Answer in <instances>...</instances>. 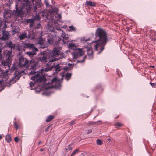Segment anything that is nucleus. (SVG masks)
I'll return each instance as SVG.
<instances>
[{"label":"nucleus","mask_w":156,"mask_h":156,"mask_svg":"<svg viewBox=\"0 0 156 156\" xmlns=\"http://www.w3.org/2000/svg\"><path fill=\"white\" fill-rule=\"evenodd\" d=\"M62 49L61 47L58 46L54 48L51 52L46 53L43 52L39 58L40 61L43 63L48 62L46 65H50L53 62L58 60L62 58L63 53L61 51Z\"/></svg>","instance_id":"f257e3e1"},{"label":"nucleus","mask_w":156,"mask_h":156,"mask_svg":"<svg viewBox=\"0 0 156 156\" xmlns=\"http://www.w3.org/2000/svg\"><path fill=\"white\" fill-rule=\"evenodd\" d=\"M96 37L95 40L92 42V43H95V49L98 51V54H100L104 50L105 46L108 41L107 34L103 29L100 28L97 29L95 33Z\"/></svg>","instance_id":"f03ea898"},{"label":"nucleus","mask_w":156,"mask_h":156,"mask_svg":"<svg viewBox=\"0 0 156 156\" xmlns=\"http://www.w3.org/2000/svg\"><path fill=\"white\" fill-rule=\"evenodd\" d=\"M22 7H18L17 4L16 5V10H14V14L17 16H21L24 13L25 11L23 9H25L27 12H30L31 9L32 5L30 1L29 0H23L21 3Z\"/></svg>","instance_id":"7ed1b4c3"},{"label":"nucleus","mask_w":156,"mask_h":156,"mask_svg":"<svg viewBox=\"0 0 156 156\" xmlns=\"http://www.w3.org/2000/svg\"><path fill=\"white\" fill-rule=\"evenodd\" d=\"M29 74L33 75L31 77V79L33 81V82H31L29 83L31 89L32 90L35 89L34 87H33V86L36 83H41L44 81L46 80L44 75L41 72L31 71L30 72Z\"/></svg>","instance_id":"20e7f679"},{"label":"nucleus","mask_w":156,"mask_h":156,"mask_svg":"<svg viewBox=\"0 0 156 156\" xmlns=\"http://www.w3.org/2000/svg\"><path fill=\"white\" fill-rule=\"evenodd\" d=\"M61 39L60 37L55 35H49L47 39V42L50 44L55 45L60 44V42Z\"/></svg>","instance_id":"39448f33"},{"label":"nucleus","mask_w":156,"mask_h":156,"mask_svg":"<svg viewBox=\"0 0 156 156\" xmlns=\"http://www.w3.org/2000/svg\"><path fill=\"white\" fill-rule=\"evenodd\" d=\"M58 8L54 7L52 9L51 12L53 15H55V18L54 20V22L56 23H58V21H60L61 17V15L60 14H58Z\"/></svg>","instance_id":"423d86ee"},{"label":"nucleus","mask_w":156,"mask_h":156,"mask_svg":"<svg viewBox=\"0 0 156 156\" xmlns=\"http://www.w3.org/2000/svg\"><path fill=\"white\" fill-rule=\"evenodd\" d=\"M23 71H21L17 73V72L16 71L14 73V77L12 78L9 82V84L11 85L13 83H15L16 81L18 80L22 76V73Z\"/></svg>","instance_id":"0eeeda50"},{"label":"nucleus","mask_w":156,"mask_h":156,"mask_svg":"<svg viewBox=\"0 0 156 156\" xmlns=\"http://www.w3.org/2000/svg\"><path fill=\"white\" fill-rule=\"evenodd\" d=\"M84 53V52L82 49L76 48L74 50V52L73 53V59L76 58L79 56H81L83 55Z\"/></svg>","instance_id":"6e6552de"},{"label":"nucleus","mask_w":156,"mask_h":156,"mask_svg":"<svg viewBox=\"0 0 156 156\" xmlns=\"http://www.w3.org/2000/svg\"><path fill=\"white\" fill-rule=\"evenodd\" d=\"M51 64L50 65L48 66L47 65L48 68H45V71H48L51 70L53 68H55V70L56 72H58L60 70V66L59 64H55V63H54L53 64L51 65Z\"/></svg>","instance_id":"1a4fd4ad"},{"label":"nucleus","mask_w":156,"mask_h":156,"mask_svg":"<svg viewBox=\"0 0 156 156\" xmlns=\"http://www.w3.org/2000/svg\"><path fill=\"white\" fill-rule=\"evenodd\" d=\"M27 63L26 67V68L32 69H34L36 68V63L34 60L32 59L30 61L28 60Z\"/></svg>","instance_id":"9d476101"},{"label":"nucleus","mask_w":156,"mask_h":156,"mask_svg":"<svg viewBox=\"0 0 156 156\" xmlns=\"http://www.w3.org/2000/svg\"><path fill=\"white\" fill-rule=\"evenodd\" d=\"M19 66L21 67H26V65L28 62V60L23 56H21L19 58Z\"/></svg>","instance_id":"9b49d317"},{"label":"nucleus","mask_w":156,"mask_h":156,"mask_svg":"<svg viewBox=\"0 0 156 156\" xmlns=\"http://www.w3.org/2000/svg\"><path fill=\"white\" fill-rule=\"evenodd\" d=\"M12 60V57L11 56H8V58L6 60H2L1 61V64L4 66H8V67H10L11 65V64Z\"/></svg>","instance_id":"f8f14e48"},{"label":"nucleus","mask_w":156,"mask_h":156,"mask_svg":"<svg viewBox=\"0 0 156 156\" xmlns=\"http://www.w3.org/2000/svg\"><path fill=\"white\" fill-rule=\"evenodd\" d=\"M53 84L54 86L50 87L52 88L54 87L56 88H59L61 86V83L59 81H57V79L56 77H54L51 80V82L50 83Z\"/></svg>","instance_id":"ddd939ff"},{"label":"nucleus","mask_w":156,"mask_h":156,"mask_svg":"<svg viewBox=\"0 0 156 156\" xmlns=\"http://www.w3.org/2000/svg\"><path fill=\"white\" fill-rule=\"evenodd\" d=\"M24 48H27L31 49L32 50H34L35 51H38V49L35 47L34 44L30 43H25L24 44Z\"/></svg>","instance_id":"4468645a"},{"label":"nucleus","mask_w":156,"mask_h":156,"mask_svg":"<svg viewBox=\"0 0 156 156\" xmlns=\"http://www.w3.org/2000/svg\"><path fill=\"white\" fill-rule=\"evenodd\" d=\"M2 36L1 37V39L4 41L8 40L10 36L9 33L4 29L2 30Z\"/></svg>","instance_id":"2eb2a0df"},{"label":"nucleus","mask_w":156,"mask_h":156,"mask_svg":"<svg viewBox=\"0 0 156 156\" xmlns=\"http://www.w3.org/2000/svg\"><path fill=\"white\" fill-rule=\"evenodd\" d=\"M58 30H59L60 31L62 32V33H61V36L63 37V41L64 43H66L67 41H65V40H67V39L68 38V36L67 34H66L61 29H58Z\"/></svg>","instance_id":"dca6fc26"},{"label":"nucleus","mask_w":156,"mask_h":156,"mask_svg":"<svg viewBox=\"0 0 156 156\" xmlns=\"http://www.w3.org/2000/svg\"><path fill=\"white\" fill-rule=\"evenodd\" d=\"M41 0H36L35 1V3L34 4V11H37V8L41 6Z\"/></svg>","instance_id":"f3484780"},{"label":"nucleus","mask_w":156,"mask_h":156,"mask_svg":"<svg viewBox=\"0 0 156 156\" xmlns=\"http://www.w3.org/2000/svg\"><path fill=\"white\" fill-rule=\"evenodd\" d=\"M102 121L99 120L97 122H94V121H89V122L87 123V125L88 126H90V125H99L100 124H102Z\"/></svg>","instance_id":"a211bd4d"},{"label":"nucleus","mask_w":156,"mask_h":156,"mask_svg":"<svg viewBox=\"0 0 156 156\" xmlns=\"http://www.w3.org/2000/svg\"><path fill=\"white\" fill-rule=\"evenodd\" d=\"M96 3L94 2H92L91 1H86L85 2V5L87 6L95 7L96 6Z\"/></svg>","instance_id":"6ab92c4d"},{"label":"nucleus","mask_w":156,"mask_h":156,"mask_svg":"<svg viewBox=\"0 0 156 156\" xmlns=\"http://www.w3.org/2000/svg\"><path fill=\"white\" fill-rule=\"evenodd\" d=\"M87 52L88 55L89 56V58H92L94 52L91 47L87 49Z\"/></svg>","instance_id":"aec40b11"},{"label":"nucleus","mask_w":156,"mask_h":156,"mask_svg":"<svg viewBox=\"0 0 156 156\" xmlns=\"http://www.w3.org/2000/svg\"><path fill=\"white\" fill-rule=\"evenodd\" d=\"M47 29L49 31L51 32H53L54 30L52 24H50L49 23L47 24Z\"/></svg>","instance_id":"412c9836"},{"label":"nucleus","mask_w":156,"mask_h":156,"mask_svg":"<svg viewBox=\"0 0 156 156\" xmlns=\"http://www.w3.org/2000/svg\"><path fill=\"white\" fill-rule=\"evenodd\" d=\"M37 51H34V50H32V51L27 52L26 54L30 57H32L34 55L36 54V52Z\"/></svg>","instance_id":"4be33fe9"},{"label":"nucleus","mask_w":156,"mask_h":156,"mask_svg":"<svg viewBox=\"0 0 156 156\" xmlns=\"http://www.w3.org/2000/svg\"><path fill=\"white\" fill-rule=\"evenodd\" d=\"M6 45L12 49L14 48L15 44H12L11 41H10L9 42L7 43Z\"/></svg>","instance_id":"5701e85b"},{"label":"nucleus","mask_w":156,"mask_h":156,"mask_svg":"<svg viewBox=\"0 0 156 156\" xmlns=\"http://www.w3.org/2000/svg\"><path fill=\"white\" fill-rule=\"evenodd\" d=\"M71 76V73H67L65 74V78L67 81H68L70 79Z\"/></svg>","instance_id":"b1692460"},{"label":"nucleus","mask_w":156,"mask_h":156,"mask_svg":"<svg viewBox=\"0 0 156 156\" xmlns=\"http://www.w3.org/2000/svg\"><path fill=\"white\" fill-rule=\"evenodd\" d=\"M27 37L26 33H23L19 35V37L20 40H23Z\"/></svg>","instance_id":"393cba45"},{"label":"nucleus","mask_w":156,"mask_h":156,"mask_svg":"<svg viewBox=\"0 0 156 156\" xmlns=\"http://www.w3.org/2000/svg\"><path fill=\"white\" fill-rule=\"evenodd\" d=\"M44 40L41 38V37H40L38 39L37 43L39 44L40 45L43 44L44 43Z\"/></svg>","instance_id":"a878e982"},{"label":"nucleus","mask_w":156,"mask_h":156,"mask_svg":"<svg viewBox=\"0 0 156 156\" xmlns=\"http://www.w3.org/2000/svg\"><path fill=\"white\" fill-rule=\"evenodd\" d=\"M5 137L6 140L8 142H10L12 140L11 136L9 135H6Z\"/></svg>","instance_id":"bb28decb"},{"label":"nucleus","mask_w":156,"mask_h":156,"mask_svg":"<svg viewBox=\"0 0 156 156\" xmlns=\"http://www.w3.org/2000/svg\"><path fill=\"white\" fill-rule=\"evenodd\" d=\"M53 118V116L50 115L46 118V121L48 122H49L51 121Z\"/></svg>","instance_id":"cd10ccee"},{"label":"nucleus","mask_w":156,"mask_h":156,"mask_svg":"<svg viewBox=\"0 0 156 156\" xmlns=\"http://www.w3.org/2000/svg\"><path fill=\"white\" fill-rule=\"evenodd\" d=\"M69 27L70 28L69 31H73L75 32L76 31V30L75 28L74 27V26L73 25L69 26Z\"/></svg>","instance_id":"c85d7f7f"},{"label":"nucleus","mask_w":156,"mask_h":156,"mask_svg":"<svg viewBox=\"0 0 156 156\" xmlns=\"http://www.w3.org/2000/svg\"><path fill=\"white\" fill-rule=\"evenodd\" d=\"M96 143L98 145H101L102 144V142L101 140L99 139L97 140L96 141Z\"/></svg>","instance_id":"c756f323"},{"label":"nucleus","mask_w":156,"mask_h":156,"mask_svg":"<svg viewBox=\"0 0 156 156\" xmlns=\"http://www.w3.org/2000/svg\"><path fill=\"white\" fill-rule=\"evenodd\" d=\"M87 56H85L83 59L82 60H78L77 61V63H82V62H83L86 59V58Z\"/></svg>","instance_id":"7c9ffc66"},{"label":"nucleus","mask_w":156,"mask_h":156,"mask_svg":"<svg viewBox=\"0 0 156 156\" xmlns=\"http://www.w3.org/2000/svg\"><path fill=\"white\" fill-rule=\"evenodd\" d=\"M71 65H72L70 63H69L68 64L69 67L65 66L63 68V69H64V70H65L66 71H67L69 69V67H70Z\"/></svg>","instance_id":"2f4dec72"},{"label":"nucleus","mask_w":156,"mask_h":156,"mask_svg":"<svg viewBox=\"0 0 156 156\" xmlns=\"http://www.w3.org/2000/svg\"><path fill=\"white\" fill-rule=\"evenodd\" d=\"M79 149H75V150L72 153V154H71V156H73V155H75L76 153L78 152V151H79Z\"/></svg>","instance_id":"473e14b6"},{"label":"nucleus","mask_w":156,"mask_h":156,"mask_svg":"<svg viewBox=\"0 0 156 156\" xmlns=\"http://www.w3.org/2000/svg\"><path fill=\"white\" fill-rule=\"evenodd\" d=\"M12 32L14 34L16 33H19L18 30L16 28H15V29H13L12 30Z\"/></svg>","instance_id":"72a5a7b5"},{"label":"nucleus","mask_w":156,"mask_h":156,"mask_svg":"<svg viewBox=\"0 0 156 156\" xmlns=\"http://www.w3.org/2000/svg\"><path fill=\"white\" fill-rule=\"evenodd\" d=\"M149 84H150L151 86L152 87H155L156 86V83H152L151 82H150Z\"/></svg>","instance_id":"f704fd0d"},{"label":"nucleus","mask_w":156,"mask_h":156,"mask_svg":"<svg viewBox=\"0 0 156 156\" xmlns=\"http://www.w3.org/2000/svg\"><path fill=\"white\" fill-rule=\"evenodd\" d=\"M14 125L15 126V128L16 129H17L18 128V126L16 122H15L14 123Z\"/></svg>","instance_id":"c9c22d12"},{"label":"nucleus","mask_w":156,"mask_h":156,"mask_svg":"<svg viewBox=\"0 0 156 156\" xmlns=\"http://www.w3.org/2000/svg\"><path fill=\"white\" fill-rule=\"evenodd\" d=\"M28 23H33V20L32 19L28 20H27Z\"/></svg>","instance_id":"e433bc0d"},{"label":"nucleus","mask_w":156,"mask_h":156,"mask_svg":"<svg viewBox=\"0 0 156 156\" xmlns=\"http://www.w3.org/2000/svg\"><path fill=\"white\" fill-rule=\"evenodd\" d=\"M92 130L91 129H90L87 130L86 133L87 134H89L92 132Z\"/></svg>","instance_id":"4c0bfd02"},{"label":"nucleus","mask_w":156,"mask_h":156,"mask_svg":"<svg viewBox=\"0 0 156 156\" xmlns=\"http://www.w3.org/2000/svg\"><path fill=\"white\" fill-rule=\"evenodd\" d=\"M116 126L119 127L121 126V124L119 122H117L115 124Z\"/></svg>","instance_id":"58836bf2"},{"label":"nucleus","mask_w":156,"mask_h":156,"mask_svg":"<svg viewBox=\"0 0 156 156\" xmlns=\"http://www.w3.org/2000/svg\"><path fill=\"white\" fill-rule=\"evenodd\" d=\"M2 53V50L1 48H0V61L2 59V55L1 54Z\"/></svg>","instance_id":"ea45409f"},{"label":"nucleus","mask_w":156,"mask_h":156,"mask_svg":"<svg viewBox=\"0 0 156 156\" xmlns=\"http://www.w3.org/2000/svg\"><path fill=\"white\" fill-rule=\"evenodd\" d=\"M14 141L16 142H18L19 141V138L17 137H15L14 138Z\"/></svg>","instance_id":"a19ab883"},{"label":"nucleus","mask_w":156,"mask_h":156,"mask_svg":"<svg viewBox=\"0 0 156 156\" xmlns=\"http://www.w3.org/2000/svg\"><path fill=\"white\" fill-rule=\"evenodd\" d=\"M75 124V122L74 121H71L70 122V124L71 125H73L74 124Z\"/></svg>","instance_id":"79ce46f5"},{"label":"nucleus","mask_w":156,"mask_h":156,"mask_svg":"<svg viewBox=\"0 0 156 156\" xmlns=\"http://www.w3.org/2000/svg\"><path fill=\"white\" fill-rule=\"evenodd\" d=\"M11 52H12L11 50L10 51H8L7 54V55H8V56H10V54L11 53Z\"/></svg>","instance_id":"37998d69"},{"label":"nucleus","mask_w":156,"mask_h":156,"mask_svg":"<svg viewBox=\"0 0 156 156\" xmlns=\"http://www.w3.org/2000/svg\"><path fill=\"white\" fill-rule=\"evenodd\" d=\"M45 4L46 6H48L49 5V3L47 0H45Z\"/></svg>","instance_id":"c03bdc74"},{"label":"nucleus","mask_w":156,"mask_h":156,"mask_svg":"<svg viewBox=\"0 0 156 156\" xmlns=\"http://www.w3.org/2000/svg\"><path fill=\"white\" fill-rule=\"evenodd\" d=\"M74 46V45L73 44H69V47L70 48H72Z\"/></svg>","instance_id":"a18cd8bd"},{"label":"nucleus","mask_w":156,"mask_h":156,"mask_svg":"<svg viewBox=\"0 0 156 156\" xmlns=\"http://www.w3.org/2000/svg\"><path fill=\"white\" fill-rule=\"evenodd\" d=\"M50 127V126H48L45 129L46 132H47L48 131V130Z\"/></svg>","instance_id":"49530a36"},{"label":"nucleus","mask_w":156,"mask_h":156,"mask_svg":"<svg viewBox=\"0 0 156 156\" xmlns=\"http://www.w3.org/2000/svg\"><path fill=\"white\" fill-rule=\"evenodd\" d=\"M108 141L109 142H110L111 141V140L110 139L108 138Z\"/></svg>","instance_id":"de8ad7c7"},{"label":"nucleus","mask_w":156,"mask_h":156,"mask_svg":"<svg viewBox=\"0 0 156 156\" xmlns=\"http://www.w3.org/2000/svg\"><path fill=\"white\" fill-rule=\"evenodd\" d=\"M90 40V39H89H89H83V40H85L86 41H87V40Z\"/></svg>","instance_id":"09e8293b"},{"label":"nucleus","mask_w":156,"mask_h":156,"mask_svg":"<svg viewBox=\"0 0 156 156\" xmlns=\"http://www.w3.org/2000/svg\"><path fill=\"white\" fill-rule=\"evenodd\" d=\"M16 1H17L18 2H21L22 1V0H16Z\"/></svg>","instance_id":"8fccbe9b"},{"label":"nucleus","mask_w":156,"mask_h":156,"mask_svg":"<svg viewBox=\"0 0 156 156\" xmlns=\"http://www.w3.org/2000/svg\"><path fill=\"white\" fill-rule=\"evenodd\" d=\"M41 141H40L38 143V145H39L41 143Z\"/></svg>","instance_id":"3c124183"},{"label":"nucleus","mask_w":156,"mask_h":156,"mask_svg":"<svg viewBox=\"0 0 156 156\" xmlns=\"http://www.w3.org/2000/svg\"><path fill=\"white\" fill-rule=\"evenodd\" d=\"M40 24H38L37 25V26H38L37 27L39 28L40 27Z\"/></svg>","instance_id":"603ef678"},{"label":"nucleus","mask_w":156,"mask_h":156,"mask_svg":"<svg viewBox=\"0 0 156 156\" xmlns=\"http://www.w3.org/2000/svg\"><path fill=\"white\" fill-rule=\"evenodd\" d=\"M40 150L41 151H44V149H42V148H41Z\"/></svg>","instance_id":"864d4df0"},{"label":"nucleus","mask_w":156,"mask_h":156,"mask_svg":"<svg viewBox=\"0 0 156 156\" xmlns=\"http://www.w3.org/2000/svg\"><path fill=\"white\" fill-rule=\"evenodd\" d=\"M35 0H31V2H32V3H34V1Z\"/></svg>","instance_id":"5fc2aeb1"},{"label":"nucleus","mask_w":156,"mask_h":156,"mask_svg":"<svg viewBox=\"0 0 156 156\" xmlns=\"http://www.w3.org/2000/svg\"><path fill=\"white\" fill-rule=\"evenodd\" d=\"M2 138V136L0 135V140Z\"/></svg>","instance_id":"6e6d98bb"},{"label":"nucleus","mask_w":156,"mask_h":156,"mask_svg":"<svg viewBox=\"0 0 156 156\" xmlns=\"http://www.w3.org/2000/svg\"><path fill=\"white\" fill-rule=\"evenodd\" d=\"M66 150L68 149V150H71V149H67V148H66Z\"/></svg>","instance_id":"4d7b16f0"},{"label":"nucleus","mask_w":156,"mask_h":156,"mask_svg":"<svg viewBox=\"0 0 156 156\" xmlns=\"http://www.w3.org/2000/svg\"><path fill=\"white\" fill-rule=\"evenodd\" d=\"M152 67L153 68H154V66H152Z\"/></svg>","instance_id":"13d9d810"},{"label":"nucleus","mask_w":156,"mask_h":156,"mask_svg":"<svg viewBox=\"0 0 156 156\" xmlns=\"http://www.w3.org/2000/svg\"><path fill=\"white\" fill-rule=\"evenodd\" d=\"M5 73V74H6L7 73H4V74Z\"/></svg>","instance_id":"bf43d9fd"},{"label":"nucleus","mask_w":156,"mask_h":156,"mask_svg":"<svg viewBox=\"0 0 156 156\" xmlns=\"http://www.w3.org/2000/svg\"><path fill=\"white\" fill-rule=\"evenodd\" d=\"M1 81H0V83H1Z\"/></svg>","instance_id":"052dcab7"},{"label":"nucleus","mask_w":156,"mask_h":156,"mask_svg":"<svg viewBox=\"0 0 156 156\" xmlns=\"http://www.w3.org/2000/svg\"><path fill=\"white\" fill-rule=\"evenodd\" d=\"M30 37V36H28V37L29 38Z\"/></svg>","instance_id":"680f3d73"}]
</instances>
